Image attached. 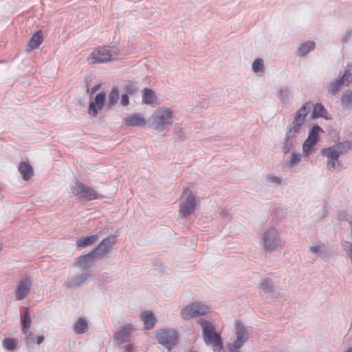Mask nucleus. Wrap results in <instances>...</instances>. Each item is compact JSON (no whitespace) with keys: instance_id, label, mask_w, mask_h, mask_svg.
I'll return each mask as SVG.
<instances>
[{"instance_id":"nucleus-1","label":"nucleus","mask_w":352,"mask_h":352,"mask_svg":"<svg viewBox=\"0 0 352 352\" xmlns=\"http://www.w3.org/2000/svg\"><path fill=\"white\" fill-rule=\"evenodd\" d=\"M312 107L311 102H305L291 116L283 142L282 146L285 152L287 153L291 150L298 135L305 134L307 116Z\"/></svg>"},{"instance_id":"nucleus-2","label":"nucleus","mask_w":352,"mask_h":352,"mask_svg":"<svg viewBox=\"0 0 352 352\" xmlns=\"http://www.w3.org/2000/svg\"><path fill=\"white\" fill-rule=\"evenodd\" d=\"M175 116L172 108L166 106L158 107L151 116L149 126L157 132H164L174 124Z\"/></svg>"},{"instance_id":"nucleus-3","label":"nucleus","mask_w":352,"mask_h":352,"mask_svg":"<svg viewBox=\"0 0 352 352\" xmlns=\"http://www.w3.org/2000/svg\"><path fill=\"white\" fill-rule=\"evenodd\" d=\"M261 244L267 252L279 250L284 245L280 231L275 227H268L261 234Z\"/></svg>"},{"instance_id":"nucleus-4","label":"nucleus","mask_w":352,"mask_h":352,"mask_svg":"<svg viewBox=\"0 0 352 352\" xmlns=\"http://www.w3.org/2000/svg\"><path fill=\"white\" fill-rule=\"evenodd\" d=\"M121 54V49L115 46H102L93 50L87 60L90 64L103 63L116 60Z\"/></svg>"},{"instance_id":"nucleus-5","label":"nucleus","mask_w":352,"mask_h":352,"mask_svg":"<svg viewBox=\"0 0 352 352\" xmlns=\"http://www.w3.org/2000/svg\"><path fill=\"white\" fill-rule=\"evenodd\" d=\"M203 338L206 344H210L216 352H220L223 348L221 336L218 334L211 323L203 320L201 323Z\"/></svg>"},{"instance_id":"nucleus-6","label":"nucleus","mask_w":352,"mask_h":352,"mask_svg":"<svg viewBox=\"0 0 352 352\" xmlns=\"http://www.w3.org/2000/svg\"><path fill=\"white\" fill-rule=\"evenodd\" d=\"M198 200L193 192L188 188L184 190L180 197L179 213L182 217L192 214L197 208Z\"/></svg>"},{"instance_id":"nucleus-7","label":"nucleus","mask_w":352,"mask_h":352,"mask_svg":"<svg viewBox=\"0 0 352 352\" xmlns=\"http://www.w3.org/2000/svg\"><path fill=\"white\" fill-rule=\"evenodd\" d=\"M323 133V129L318 124H313L309 128L307 137L302 145V150L305 156L307 157L314 151L315 147L319 141V137Z\"/></svg>"},{"instance_id":"nucleus-8","label":"nucleus","mask_w":352,"mask_h":352,"mask_svg":"<svg viewBox=\"0 0 352 352\" xmlns=\"http://www.w3.org/2000/svg\"><path fill=\"white\" fill-rule=\"evenodd\" d=\"M210 312V308L201 302H192L180 310V316L184 320L205 316Z\"/></svg>"},{"instance_id":"nucleus-9","label":"nucleus","mask_w":352,"mask_h":352,"mask_svg":"<svg viewBox=\"0 0 352 352\" xmlns=\"http://www.w3.org/2000/svg\"><path fill=\"white\" fill-rule=\"evenodd\" d=\"M234 327L236 338L229 344L230 350L233 352L242 347L248 339V333L239 321L235 322Z\"/></svg>"},{"instance_id":"nucleus-10","label":"nucleus","mask_w":352,"mask_h":352,"mask_svg":"<svg viewBox=\"0 0 352 352\" xmlns=\"http://www.w3.org/2000/svg\"><path fill=\"white\" fill-rule=\"evenodd\" d=\"M159 343L170 349L177 343V334L174 329H161L157 332Z\"/></svg>"},{"instance_id":"nucleus-11","label":"nucleus","mask_w":352,"mask_h":352,"mask_svg":"<svg viewBox=\"0 0 352 352\" xmlns=\"http://www.w3.org/2000/svg\"><path fill=\"white\" fill-rule=\"evenodd\" d=\"M72 193L79 197L89 200L94 199L96 198V192L93 189H91L84 186L81 182H76L71 186Z\"/></svg>"},{"instance_id":"nucleus-12","label":"nucleus","mask_w":352,"mask_h":352,"mask_svg":"<svg viewBox=\"0 0 352 352\" xmlns=\"http://www.w3.org/2000/svg\"><path fill=\"white\" fill-rule=\"evenodd\" d=\"M309 250L311 253L325 262L329 261L333 255V248L323 243L313 245L309 248Z\"/></svg>"},{"instance_id":"nucleus-13","label":"nucleus","mask_w":352,"mask_h":352,"mask_svg":"<svg viewBox=\"0 0 352 352\" xmlns=\"http://www.w3.org/2000/svg\"><path fill=\"white\" fill-rule=\"evenodd\" d=\"M106 101V94L104 92L98 93L91 101L88 109V113L91 116L96 117L99 111L104 106Z\"/></svg>"},{"instance_id":"nucleus-14","label":"nucleus","mask_w":352,"mask_h":352,"mask_svg":"<svg viewBox=\"0 0 352 352\" xmlns=\"http://www.w3.org/2000/svg\"><path fill=\"white\" fill-rule=\"evenodd\" d=\"M124 124L127 126L143 127L146 125L147 120L142 113H134L125 118Z\"/></svg>"},{"instance_id":"nucleus-15","label":"nucleus","mask_w":352,"mask_h":352,"mask_svg":"<svg viewBox=\"0 0 352 352\" xmlns=\"http://www.w3.org/2000/svg\"><path fill=\"white\" fill-rule=\"evenodd\" d=\"M31 281L29 278L21 280L14 290L15 298L18 300L24 299L29 294L31 287Z\"/></svg>"},{"instance_id":"nucleus-16","label":"nucleus","mask_w":352,"mask_h":352,"mask_svg":"<svg viewBox=\"0 0 352 352\" xmlns=\"http://www.w3.org/2000/svg\"><path fill=\"white\" fill-rule=\"evenodd\" d=\"M31 316L30 313L27 311L24 316L23 319L22 320V331L25 335V342L28 345H31L34 343V339L32 338V335L31 331H29V329L31 326Z\"/></svg>"},{"instance_id":"nucleus-17","label":"nucleus","mask_w":352,"mask_h":352,"mask_svg":"<svg viewBox=\"0 0 352 352\" xmlns=\"http://www.w3.org/2000/svg\"><path fill=\"white\" fill-rule=\"evenodd\" d=\"M311 109L312 112L311 114V117L312 119L322 118L326 120H332L331 115L327 111V110L322 104L317 103L315 105L313 104V107Z\"/></svg>"},{"instance_id":"nucleus-18","label":"nucleus","mask_w":352,"mask_h":352,"mask_svg":"<svg viewBox=\"0 0 352 352\" xmlns=\"http://www.w3.org/2000/svg\"><path fill=\"white\" fill-rule=\"evenodd\" d=\"M276 96L284 104H289L293 98L292 91L287 87H279L276 91Z\"/></svg>"},{"instance_id":"nucleus-19","label":"nucleus","mask_w":352,"mask_h":352,"mask_svg":"<svg viewBox=\"0 0 352 352\" xmlns=\"http://www.w3.org/2000/svg\"><path fill=\"white\" fill-rule=\"evenodd\" d=\"M140 318L143 322L144 328L148 330L153 329L156 323V318L150 310L142 311L140 314Z\"/></svg>"},{"instance_id":"nucleus-20","label":"nucleus","mask_w":352,"mask_h":352,"mask_svg":"<svg viewBox=\"0 0 352 352\" xmlns=\"http://www.w3.org/2000/svg\"><path fill=\"white\" fill-rule=\"evenodd\" d=\"M89 278V276L87 274H81L71 276L64 283V286L68 288L77 287L85 283Z\"/></svg>"},{"instance_id":"nucleus-21","label":"nucleus","mask_w":352,"mask_h":352,"mask_svg":"<svg viewBox=\"0 0 352 352\" xmlns=\"http://www.w3.org/2000/svg\"><path fill=\"white\" fill-rule=\"evenodd\" d=\"M343 151L341 150V144L322 148L321 153L328 160H338Z\"/></svg>"},{"instance_id":"nucleus-22","label":"nucleus","mask_w":352,"mask_h":352,"mask_svg":"<svg viewBox=\"0 0 352 352\" xmlns=\"http://www.w3.org/2000/svg\"><path fill=\"white\" fill-rule=\"evenodd\" d=\"M113 243L114 237L106 238L101 241L99 245L93 252H96V256H103L109 252Z\"/></svg>"},{"instance_id":"nucleus-23","label":"nucleus","mask_w":352,"mask_h":352,"mask_svg":"<svg viewBox=\"0 0 352 352\" xmlns=\"http://www.w3.org/2000/svg\"><path fill=\"white\" fill-rule=\"evenodd\" d=\"M303 156L305 157L302 151V153H292L288 160L285 162V167L288 170H293L300 164Z\"/></svg>"},{"instance_id":"nucleus-24","label":"nucleus","mask_w":352,"mask_h":352,"mask_svg":"<svg viewBox=\"0 0 352 352\" xmlns=\"http://www.w3.org/2000/svg\"><path fill=\"white\" fill-rule=\"evenodd\" d=\"M316 47V43L313 41H307L300 43L296 52V55L300 57L306 56Z\"/></svg>"},{"instance_id":"nucleus-25","label":"nucleus","mask_w":352,"mask_h":352,"mask_svg":"<svg viewBox=\"0 0 352 352\" xmlns=\"http://www.w3.org/2000/svg\"><path fill=\"white\" fill-rule=\"evenodd\" d=\"M133 328L131 325H124L122 327H121L116 334V339L117 341L120 343H124L126 341H128V338L129 335L133 331Z\"/></svg>"},{"instance_id":"nucleus-26","label":"nucleus","mask_w":352,"mask_h":352,"mask_svg":"<svg viewBox=\"0 0 352 352\" xmlns=\"http://www.w3.org/2000/svg\"><path fill=\"white\" fill-rule=\"evenodd\" d=\"M142 102L147 105H151L157 102V98L155 92L151 89L145 88L142 91Z\"/></svg>"},{"instance_id":"nucleus-27","label":"nucleus","mask_w":352,"mask_h":352,"mask_svg":"<svg viewBox=\"0 0 352 352\" xmlns=\"http://www.w3.org/2000/svg\"><path fill=\"white\" fill-rule=\"evenodd\" d=\"M258 288L264 294H272L274 292V286L272 280L268 278H262L258 283Z\"/></svg>"},{"instance_id":"nucleus-28","label":"nucleus","mask_w":352,"mask_h":352,"mask_svg":"<svg viewBox=\"0 0 352 352\" xmlns=\"http://www.w3.org/2000/svg\"><path fill=\"white\" fill-rule=\"evenodd\" d=\"M96 256V252H94L80 256L78 260V266L81 268H87L91 266L93 264Z\"/></svg>"},{"instance_id":"nucleus-29","label":"nucleus","mask_w":352,"mask_h":352,"mask_svg":"<svg viewBox=\"0 0 352 352\" xmlns=\"http://www.w3.org/2000/svg\"><path fill=\"white\" fill-rule=\"evenodd\" d=\"M18 168L19 171L23 175V177L25 180L29 179V178L32 175V168L29 164L26 162L20 163Z\"/></svg>"},{"instance_id":"nucleus-30","label":"nucleus","mask_w":352,"mask_h":352,"mask_svg":"<svg viewBox=\"0 0 352 352\" xmlns=\"http://www.w3.org/2000/svg\"><path fill=\"white\" fill-rule=\"evenodd\" d=\"M98 239V235H90L82 237L76 241V245L79 247H86L95 243Z\"/></svg>"},{"instance_id":"nucleus-31","label":"nucleus","mask_w":352,"mask_h":352,"mask_svg":"<svg viewBox=\"0 0 352 352\" xmlns=\"http://www.w3.org/2000/svg\"><path fill=\"white\" fill-rule=\"evenodd\" d=\"M43 38L41 32H36L32 37L28 45V50H32L37 48L42 43Z\"/></svg>"},{"instance_id":"nucleus-32","label":"nucleus","mask_w":352,"mask_h":352,"mask_svg":"<svg viewBox=\"0 0 352 352\" xmlns=\"http://www.w3.org/2000/svg\"><path fill=\"white\" fill-rule=\"evenodd\" d=\"M252 69L256 74H262L265 72V64L263 59L256 58L252 63Z\"/></svg>"},{"instance_id":"nucleus-33","label":"nucleus","mask_w":352,"mask_h":352,"mask_svg":"<svg viewBox=\"0 0 352 352\" xmlns=\"http://www.w3.org/2000/svg\"><path fill=\"white\" fill-rule=\"evenodd\" d=\"M119 99V92L116 87L112 88L111 91H110L109 96H108V100H107V105L109 108H111L113 107L118 101Z\"/></svg>"},{"instance_id":"nucleus-34","label":"nucleus","mask_w":352,"mask_h":352,"mask_svg":"<svg viewBox=\"0 0 352 352\" xmlns=\"http://www.w3.org/2000/svg\"><path fill=\"white\" fill-rule=\"evenodd\" d=\"M341 101L344 108L346 109H352V92L346 91L343 94Z\"/></svg>"},{"instance_id":"nucleus-35","label":"nucleus","mask_w":352,"mask_h":352,"mask_svg":"<svg viewBox=\"0 0 352 352\" xmlns=\"http://www.w3.org/2000/svg\"><path fill=\"white\" fill-rule=\"evenodd\" d=\"M87 329L88 324L85 319L80 318L76 321L74 325V330L77 333H84L87 331Z\"/></svg>"},{"instance_id":"nucleus-36","label":"nucleus","mask_w":352,"mask_h":352,"mask_svg":"<svg viewBox=\"0 0 352 352\" xmlns=\"http://www.w3.org/2000/svg\"><path fill=\"white\" fill-rule=\"evenodd\" d=\"M2 344L6 350L12 351L16 348L17 340L12 338H6L3 340Z\"/></svg>"},{"instance_id":"nucleus-37","label":"nucleus","mask_w":352,"mask_h":352,"mask_svg":"<svg viewBox=\"0 0 352 352\" xmlns=\"http://www.w3.org/2000/svg\"><path fill=\"white\" fill-rule=\"evenodd\" d=\"M265 182L268 184H272L274 186H278L282 184V179L274 174H269L265 177Z\"/></svg>"},{"instance_id":"nucleus-38","label":"nucleus","mask_w":352,"mask_h":352,"mask_svg":"<svg viewBox=\"0 0 352 352\" xmlns=\"http://www.w3.org/2000/svg\"><path fill=\"white\" fill-rule=\"evenodd\" d=\"M342 83L339 79L331 82L328 85V90L331 93H336L342 86Z\"/></svg>"},{"instance_id":"nucleus-39","label":"nucleus","mask_w":352,"mask_h":352,"mask_svg":"<svg viewBox=\"0 0 352 352\" xmlns=\"http://www.w3.org/2000/svg\"><path fill=\"white\" fill-rule=\"evenodd\" d=\"M339 80L343 85L348 86L352 82V74L348 71H346L342 77Z\"/></svg>"},{"instance_id":"nucleus-40","label":"nucleus","mask_w":352,"mask_h":352,"mask_svg":"<svg viewBox=\"0 0 352 352\" xmlns=\"http://www.w3.org/2000/svg\"><path fill=\"white\" fill-rule=\"evenodd\" d=\"M126 89L129 94H133L138 91V87L135 84L129 83L126 85Z\"/></svg>"},{"instance_id":"nucleus-41","label":"nucleus","mask_w":352,"mask_h":352,"mask_svg":"<svg viewBox=\"0 0 352 352\" xmlns=\"http://www.w3.org/2000/svg\"><path fill=\"white\" fill-rule=\"evenodd\" d=\"M120 102L122 105L126 107L129 104V98L127 94H122L121 96Z\"/></svg>"},{"instance_id":"nucleus-42","label":"nucleus","mask_w":352,"mask_h":352,"mask_svg":"<svg viewBox=\"0 0 352 352\" xmlns=\"http://www.w3.org/2000/svg\"><path fill=\"white\" fill-rule=\"evenodd\" d=\"M338 164V160H328L327 162L329 168H334Z\"/></svg>"},{"instance_id":"nucleus-43","label":"nucleus","mask_w":352,"mask_h":352,"mask_svg":"<svg viewBox=\"0 0 352 352\" xmlns=\"http://www.w3.org/2000/svg\"><path fill=\"white\" fill-rule=\"evenodd\" d=\"M124 349L128 351V352H131L133 351V349H134V346L133 344H126L124 346Z\"/></svg>"},{"instance_id":"nucleus-44","label":"nucleus","mask_w":352,"mask_h":352,"mask_svg":"<svg viewBox=\"0 0 352 352\" xmlns=\"http://www.w3.org/2000/svg\"><path fill=\"white\" fill-rule=\"evenodd\" d=\"M43 340H44V337L43 336H39L37 337L36 343L38 344H40L43 342Z\"/></svg>"},{"instance_id":"nucleus-45","label":"nucleus","mask_w":352,"mask_h":352,"mask_svg":"<svg viewBox=\"0 0 352 352\" xmlns=\"http://www.w3.org/2000/svg\"><path fill=\"white\" fill-rule=\"evenodd\" d=\"M345 352H352V346L349 348Z\"/></svg>"},{"instance_id":"nucleus-46","label":"nucleus","mask_w":352,"mask_h":352,"mask_svg":"<svg viewBox=\"0 0 352 352\" xmlns=\"http://www.w3.org/2000/svg\"><path fill=\"white\" fill-rule=\"evenodd\" d=\"M346 146H347V148H350V145H349V143H347V145H346Z\"/></svg>"}]
</instances>
